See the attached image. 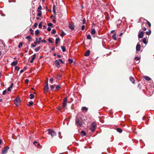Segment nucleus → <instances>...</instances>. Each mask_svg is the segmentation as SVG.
Wrapping results in <instances>:
<instances>
[{
  "label": "nucleus",
  "instance_id": "nucleus-40",
  "mask_svg": "<svg viewBox=\"0 0 154 154\" xmlns=\"http://www.w3.org/2000/svg\"><path fill=\"white\" fill-rule=\"evenodd\" d=\"M87 38L88 39H91V36L90 35H88L87 36Z\"/></svg>",
  "mask_w": 154,
  "mask_h": 154
},
{
  "label": "nucleus",
  "instance_id": "nucleus-58",
  "mask_svg": "<svg viewBox=\"0 0 154 154\" xmlns=\"http://www.w3.org/2000/svg\"><path fill=\"white\" fill-rule=\"evenodd\" d=\"M50 80V81L51 82H53V81H54V79H53V78H51V79H50V80Z\"/></svg>",
  "mask_w": 154,
  "mask_h": 154
},
{
  "label": "nucleus",
  "instance_id": "nucleus-44",
  "mask_svg": "<svg viewBox=\"0 0 154 154\" xmlns=\"http://www.w3.org/2000/svg\"><path fill=\"white\" fill-rule=\"evenodd\" d=\"M48 25L49 26H51V27H53V24L51 23H48Z\"/></svg>",
  "mask_w": 154,
  "mask_h": 154
},
{
  "label": "nucleus",
  "instance_id": "nucleus-54",
  "mask_svg": "<svg viewBox=\"0 0 154 154\" xmlns=\"http://www.w3.org/2000/svg\"><path fill=\"white\" fill-rule=\"evenodd\" d=\"M29 82V80L28 79H26L25 80V82L26 84H27Z\"/></svg>",
  "mask_w": 154,
  "mask_h": 154
},
{
  "label": "nucleus",
  "instance_id": "nucleus-25",
  "mask_svg": "<svg viewBox=\"0 0 154 154\" xmlns=\"http://www.w3.org/2000/svg\"><path fill=\"white\" fill-rule=\"evenodd\" d=\"M41 47L40 46H38L36 47L35 49V51L36 52H38L40 49Z\"/></svg>",
  "mask_w": 154,
  "mask_h": 154
},
{
  "label": "nucleus",
  "instance_id": "nucleus-47",
  "mask_svg": "<svg viewBox=\"0 0 154 154\" xmlns=\"http://www.w3.org/2000/svg\"><path fill=\"white\" fill-rule=\"evenodd\" d=\"M48 41L49 42L51 43H53V42L52 41V40H51L50 38H49L48 39Z\"/></svg>",
  "mask_w": 154,
  "mask_h": 154
},
{
  "label": "nucleus",
  "instance_id": "nucleus-26",
  "mask_svg": "<svg viewBox=\"0 0 154 154\" xmlns=\"http://www.w3.org/2000/svg\"><path fill=\"white\" fill-rule=\"evenodd\" d=\"M143 42L144 44H147V42L146 38H143Z\"/></svg>",
  "mask_w": 154,
  "mask_h": 154
},
{
  "label": "nucleus",
  "instance_id": "nucleus-3",
  "mask_svg": "<svg viewBox=\"0 0 154 154\" xmlns=\"http://www.w3.org/2000/svg\"><path fill=\"white\" fill-rule=\"evenodd\" d=\"M67 99L66 97H65L63 100L62 106L64 109H66L67 108Z\"/></svg>",
  "mask_w": 154,
  "mask_h": 154
},
{
  "label": "nucleus",
  "instance_id": "nucleus-52",
  "mask_svg": "<svg viewBox=\"0 0 154 154\" xmlns=\"http://www.w3.org/2000/svg\"><path fill=\"white\" fill-rule=\"evenodd\" d=\"M29 31L31 32V34L32 35L33 34V30L31 28L30 29Z\"/></svg>",
  "mask_w": 154,
  "mask_h": 154
},
{
  "label": "nucleus",
  "instance_id": "nucleus-33",
  "mask_svg": "<svg viewBox=\"0 0 154 154\" xmlns=\"http://www.w3.org/2000/svg\"><path fill=\"white\" fill-rule=\"evenodd\" d=\"M33 102L32 101H30L29 102V103L28 104V106H31L33 104Z\"/></svg>",
  "mask_w": 154,
  "mask_h": 154
},
{
  "label": "nucleus",
  "instance_id": "nucleus-27",
  "mask_svg": "<svg viewBox=\"0 0 154 154\" xmlns=\"http://www.w3.org/2000/svg\"><path fill=\"white\" fill-rule=\"evenodd\" d=\"M42 9V8L41 5H39L37 9V11L38 12L41 11V10Z\"/></svg>",
  "mask_w": 154,
  "mask_h": 154
},
{
  "label": "nucleus",
  "instance_id": "nucleus-51",
  "mask_svg": "<svg viewBox=\"0 0 154 154\" xmlns=\"http://www.w3.org/2000/svg\"><path fill=\"white\" fill-rule=\"evenodd\" d=\"M6 92L7 91L6 90L2 92V94L4 95L6 93Z\"/></svg>",
  "mask_w": 154,
  "mask_h": 154
},
{
  "label": "nucleus",
  "instance_id": "nucleus-14",
  "mask_svg": "<svg viewBox=\"0 0 154 154\" xmlns=\"http://www.w3.org/2000/svg\"><path fill=\"white\" fill-rule=\"evenodd\" d=\"M13 85V83H12L11 84V85H10V86L8 88V91H11V89L12 88Z\"/></svg>",
  "mask_w": 154,
  "mask_h": 154
},
{
  "label": "nucleus",
  "instance_id": "nucleus-36",
  "mask_svg": "<svg viewBox=\"0 0 154 154\" xmlns=\"http://www.w3.org/2000/svg\"><path fill=\"white\" fill-rule=\"evenodd\" d=\"M61 77V76H59L58 75H57L56 77V78L58 80H59L60 79Z\"/></svg>",
  "mask_w": 154,
  "mask_h": 154
},
{
  "label": "nucleus",
  "instance_id": "nucleus-8",
  "mask_svg": "<svg viewBox=\"0 0 154 154\" xmlns=\"http://www.w3.org/2000/svg\"><path fill=\"white\" fill-rule=\"evenodd\" d=\"M20 99L19 98H17L15 100V104L16 106H18L20 102Z\"/></svg>",
  "mask_w": 154,
  "mask_h": 154
},
{
  "label": "nucleus",
  "instance_id": "nucleus-56",
  "mask_svg": "<svg viewBox=\"0 0 154 154\" xmlns=\"http://www.w3.org/2000/svg\"><path fill=\"white\" fill-rule=\"evenodd\" d=\"M137 87L138 88H139L140 89H141V85L140 83H139L138 84Z\"/></svg>",
  "mask_w": 154,
  "mask_h": 154
},
{
  "label": "nucleus",
  "instance_id": "nucleus-55",
  "mask_svg": "<svg viewBox=\"0 0 154 154\" xmlns=\"http://www.w3.org/2000/svg\"><path fill=\"white\" fill-rule=\"evenodd\" d=\"M85 21L86 20L85 18H84L83 20V24H85Z\"/></svg>",
  "mask_w": 154,
  "mask_h": 154
},
{
  "label": "nucleus",
  "instance_id": "nucleus-21",
  "mask_svg": "<svg viewBox=\"0 0 154 154\" xmlns=\"http://www.w3.org/2000/svg\"><path fill=\"white\" fill-rule=\"evenodd\" d=\"M40 41H38V38L37 37L35 39V42H34V43L35 44H36L37 43H38V44H39L40 43Z\"/></svg>",
  "mask_w": 154,
  "mask_h": 154
},
{
  "label": "nucleus",
  "instance_id": "nucleus-16",
  "mask_svg": "<svg viewBox=\"0 0 154 154\" xmlns=\"http://www.w3.org/2000/svg\"><path fill=\"white\" fill-rule=\"evenodd\" d=\"M17 63V61H14L12 62L11 63V65L12 66H14L16 65Z\"/></svg>",
  "mask_w": 154,
  "mask_h": 154
},
{
  "label": "nucleus",
  "instance_id": "nucleus-20",
  "mask_svg": "<svg viewBox=\"0 0 154 154\" xmlns=\"http://www.w3.org/2000/svg\"><path fill=\"white\" fill-rule=\"evenodd\" d=\"M96 31L94 29H92L91 30V34L92 35H94Z\"/></svg>",
  "mask_w": 154,
  "mask_h": 154
},
{
  "label": "nucleus",
  "instance_id": "nucleus-23",
  "mask_svg": "<svg viewBox=\"0 0 154 154\" xmlns=\"http://www.w3.org/2000/svg\"><path fill=\"white\" fill-rule=\"evenodd\" d=\"M116 130L117 132H118L120 133L122 132V130L121 128H117L116 129Z\"/></svg>",
  "mask_w": 154,
  "mask_h": 154
},
{
  "label": "nucleus",
  "instance_id": "nucleus-50",
  "mask_svg": "<svg viewBox=\"0 0 154 154\" xmlns=\"http://www.w3.org/2000/svg\"><path fill=\"white\" fill-rule=\"evenodd\" d=\"M50 88L51 90H52L54 89V87L53 85H51L50 86Z\"/></svg>",
  "mask_w": 154,
  "mask_h": 154
},
{
  "label": "nucleus",
  "instance_id": "nucleus-15",
  "mask_svg": "<svg viewBox=\"0 0 154 154\" xmlns=\"http://www.w3.org/2000/svg\"><path fill=\"white\" fill-rule=\"evenodd\" d=\"M143 78H144L147 81H149L151 80V78L148 76H144Z\"/></svg>",
  "mask_w": 154,
  "mask_h": 154
},
{
  "label": "nucleus",
  "instance_id": "nucleus-13",
  "mask_svg": "<svg viewBox=\"0 0 154 154\" xmlns=\"http://www.w3.org/2000/svg\"><path fill=\"white\" fill-rule=\"evenodd\" d=\"M130 80L131 82L133 84H134L135 82V80L134 78L131 76L130 77Z\"/></svg>",
  "mask_w": 154,
  "mask_h": 154
},
{
  "label": "nucleus",
  "instance_id": "nucleus-10",
  "mask_svg": "<svg viewBox=\"0 0 154 154\" xmlns=\"http://www.w3.org/2000/svg\"><path fill=\"white\" fill-rule=\"evenodd\" d=\"M140 45L138 43L136 46V50L137 51H139L140 50Z\"/></svg>",
  "mask_w": 154,
  "mask_h": 154
},
{
  "label": "nucleus",
  "instance_id": "nucleus-63",
  "mask_svg": "<svg viewBox=\"0 0 154 154\" xmlns=\"http://www.w3.org/2000/svg\"><path fill=\"white\" fill-rule=\"evenodd\" d=\"M143 29L144 30H146V27H143Z\"/></svg>",
  "mask_w": 154,
  "mask_h": 154
},
{
  "label": "nucleus",
  "instance_id": "nucleus-24",
  "mask_svg": "<svg viewBox=\"0 0 154 154\" xmlns=\"http://www.w3.org/2000/svg\"><path fill=\"white\" fill-rule=\"evenodd\" d=\"M112 37L115 40H116V39H117V38H116V33H114L112 35Z\"/></svg>",
  "mask_w": 154,
  "mask_h": 154
},
{
  "label": "nucleus",
  "instance_id": "nucleus-37",
  "mask_svg": "<svg viewBox=\"0 0 154 154\" xmlns=\"http://www.w3.org/2000/svg\"><path fill=\"white\" fill-rule=\"evenodd\" d=\"M151 31H146V34L148 35H149L151 34Z\"/></svg>",
  "mask_w": 154,
  "mask_h": 154
},
{
  "label": "nucleus",
  "instance_id": "nucleus-11",
  "mask_svg": "<svg viewBox=\"0 0 154 154\" xmlns=\"http://www.w3.org/2000/svg\"><path fill=\"white\" fill-rule=\"evenodd\" d=\"M55 63L56 66L57 67H60V62L58 60H56L55 61Z\"/></svg>",
  "mask_w": 154,
  "mask_h": 154
},
{
  "label": "nucleus",
  "instance_id": "nucleus-6",
  "mask_svg": "<svg viewBox=\"0 0 154 154\" xmlns=\"http://www.w3.org/2000/svg\"><path fill=\"white\" fill-rule=\"evenodd\" d=\"M139 32L140 33H139L138 35V37L139 38H142L143 35V31H141V30H140Z\"/></svg>",
  "mask_w": 154,
  "mask_h": 154
},
{
  "label": "nucleus",
  "instance_id": "nucleus-7",
  "mask_svg": "<svg viewBox=\"0 0 154 154\" xmlns=\"http://www.w3.org/2000/svg\"><path fill=\"white\" fill-rule=\"evenodd\" d=\"M69 27L72 30H74V26L72 23H69Z\"/></svg>",
  "mask_w": 154,
  "mask_h": 154
},
{
  "label": "nucleus",
  "instance_id": "nucleus-2",
  "mask_svg": "<svg viewBox=\"0 0 154 154\" xmlns=\"http://www.w3.org/2000/svg\"><path fill=\"white\" fill-rule=\"evenodd\" d=\"M48 134L51 135L52 137L56 135L55 131L51 129H48Z\"/></svg>",
  "mask_w": 154,
  "mask_h": 154
},
{
  "label": "nucleus",
  "instance_id": "nucleus-34",
  "mask_svg": "<svg viewBox=\"0 0 154 154\" xmlns=\"http://www.w3.org/2000/svg\"><path fill=\"white\" fill-rule=\"evenodd\" d=\"M60 88V85H57L56 87V88L57 90H59Z\"/></svg>",
  "mask_w": 154,
  "mask_h": 154
},
{
  "label": "nucleus",
  "instance_id": "nucleus-41",
  "mask_svg": "<svg viewBox=\"0 0 154 154\" xmlns=\"http://www.w3.org/2000/svg\"><path fill=\"white\" fill-rule=\"evenodd\" d=\"M39 32L38 29H37L35 31V35H38V34H39Z\"/></svg>",
  "mask_w": 154,
  "mask_h": 154
},
{
  "label": "nucleus",
  "instance_id": "nucleus-64",
  "mask_svg": "<svg viewBox=\"0 0 154 154\" xmlns=\"http://www.w3.org/2000/svg\"><path fill=\"white\" fill-rule=\"evenodd\" d=\"M56 20H55V19H54L53 20V22L54 23H56Z\"/></svg>",
  "mask_w": 154,
  "mask_h": 154
},
{
  "label": "nucleus",
  "instance_id": "nucleus-32",
  "mask_svg": "<svg viewBox=\"0 0 154 154\" xmlns=\"http://www.w3.org/2000/svg\"><path fill=\"white\" fill-rule=\"evenodd\" d=\"M55 6L54 5H53V12L54 13V14L55 15L56 14V11H55Z\"/></svg>",
  "mask_w": 154,
  "mask_h": 154
},
{
  "label": "nucleus",
  "instance_id": "nucleus-4",
  "mask_svg": "<svg viewBox=\"0 0 154 154\" xmlns=\"http://www.w3.org/2000/svg\"><path fill=\"white\" fill-rule=\"evenodd\" d=\"M96 124L95 122H93L90 127V130L93 132L96 129Z\"/></svg>",
  "mask_w": 154,
  "mask_h": 154
},
{
  "label": "nucleus",
  "instance_id": "nucleus-61",
  "mask_svg": "<svg viewBox=\"0 0 154 154\" xmlns=\"http://www.w3.org/2000/svg\"><path fill=\"white\" fill-rule=\"evenodd\" d=\"M46 42V41L45 40H42L41 41V42H44V43H45Z\"/></svg>",
  "mask_w": 154,
  "mask_h": 154
},
{
  "label": "nucleus",
  "instance_id": "nucleus-59",
  "mask_svg": "<svg viewBox=\"0 0 154 154\" xmlns=\"http://www.w3.org/2000/svg\"><path fill=\"white\" fill-rule=\"evenodd\" d=\"M47 30L48 31H50L51 30V29L50 27H48L47 28Z\"/></svg>",
  "mask_w": 154,
  "mask_h": 154
},
{
  "label": "nucleus",
  "instance_id": "nucleus-1",
  "mask_svg": "<svg viewBox=\"0 0 154 154\" xmlns=\"http://www.w3.org/2000/svg\"><path fill=\"white\" fill-rule=\"evenodd\" d=\"M83 123V120L81 117H77L76 118L75 124L78 127H81Z\"/></svg>",
  "mask_w": 154,
  "mask_h": 154
},
{
  "label": "nucleus",
  "instance_id": "nucleus-48",
  "mask_svg": "<svg viewBox=\"0 0 154 154\" xmlns=\"http://www.w3.org/2000/svg\"><path fill=\"white\" fill-rule=\"evenodd\" d=\"M85 28V26L84 25H82V27H81V30H84Z\"/></svg>",
  "mask_w": 154,
  "mask_h": 154
},
{
  "label": "nucleus",
  "instance_id": "nucleus-28",
  "mask_svg": "<svg viewBox=\"0 0 154 154\" xmlns=\"http://www.w3.org/2000/svg\"><path fill=\"white\" fill-rule=\"evenodd\" d=\"M26 38L29 41H30L31 38V37L30 35L26 36Z\"/></svg>",
  "mask_w": 154,
  "mask_h": 154
},
{
  "label": "nucleus",
  "instance_id": "nucleus-31",
  "mask_svg": "<svg viewBox=\"0 0 154 154\" xmlns=\"http://www.w3.org/2000/svg\"><path fill=\"white\" fill-rule=\"evenodd\" d=\"M63 107L62 106H58L57 107V109L61 112H62V108Z\"/></svg>",
  "mask_w": 154,
  "mask_h": 154
},
{
  "label": "nucleus",
  "instance_id": "nucleus-53",
  "mask_svg": "<svg viewBox=\"0 0 154 154\" xmlns=\"http://www.w3.org/2000/svg\"><path fill=\"white\" fill-rule=\"evenodd\" d=\"M146 22H147L148 26H149V27H150L151 26V24L150 23V22L148 21H147Z\"/></svg>",
  "mask_w": 154,
  "mask_h": 154
},
{
  "label": "nucleus",
  "instance_id": "nucleus-19",
  "mask_svg": "<svg viewBox=\"0 0 154 154\" xmlns=\"http://www.w3.org/2000/svg\"><path fill=\"white\" fill-rule=\"evenodd\" d=\"M86 133L83 130L81 132V135L82 136H85L86 135Z\"/></svg>",
  "mask_w": 154,
  "mask_h": 154
},
{
  "label": "nucleus",
  "instance_id": "nucleus-57",
  "mask_svg": "<svg viewBox=\"0 0 154 154\" xmlns=\"http://www.w3.org/2000/svg\"><path fill=\"white\" fill-rule=\"evenodd\" d=\"M55 47L54 46H52L51 49V50L52 51H54V50H55Z\"/></svg>",
  "mask_w": 154,
  "mask_h": 154
},
{
  "label": "nucleus",
  "instance_id": "nucleus-39",
  "mask_svg": "<svg viewBox=\"0 0 154 154\" xmlns=\"http://www.w3.org/2000/svg\"><path fill=\"white\" fill-rule=\"evenodd\" d=\"M23 45V44L22 42H20L18 45V48H20L21 46Z\"/></svg>",
  "mask_w": 154,
  "mask_h": 154
},
{
  "label": "nucleus",
  "instance_id": "nucleus-29",
  "mask_svg": "<svg viewBox=\"0 0 154 154\" xmlns=\"http://www.w3.org/2000/svg\"><path fill=\"white\" fill-rule=\"evenodd\" d=\"M82 110H85L86 112H87L88 111V109L86 107H82Z\"/></svg>",
  "mask_w": 154,
  "mask_h": 154
},
{
  "label": "nucleus",
  "instance_id": "nucleus-30",
  "mask_svg": "<svg viewBox=\"0 0 154 154\" xmlns=\"http://www.w3.org/2000/svg\"><path fill=\"white\" fill-rule=\"evenodd\" d=\"M30 99H33L34 97V95L33 94H30Z\"/></svg>",
  "mask_w": 154,
  "mask_h": 154
},
{
  "label": "nucleus",
  "instance_id": "nucleus-43",
  "mask_svg": "<svg viewBox=\"0 0 154 154\" xmlns=\"http://www.w3.org/2000/svg\"><path fill=\"white\" fill-rule=\"evenodd\" d=\"M70 63H72L73 62V60L72 59L69 58L68 59Z\"/></svg>",
  "mask_w": 154,
  "mask_h": 154
},
{
  "label": "nucleus",
  "instance_id": "nucleus-49",
  "mask_svg": "<svg viewBox=\"0 0 154 154\" xmlns=\"http://www.w3.org/2000/svg\"><path fill=\"white\" fill-rule=\"evenodd\" d=\"M38 24L37 23H35L34 25V28H36L38 26Z\"/></svg>",
  "mask_w": 154,
  "mask_h": 154
},
{
  "label": "nucleus",
  "instance_id": "nucleus-5",
  "mask_svg": "<svg viewBox=\"0 0 154 154\" xmlns=\"http://www.w3.org/2000/svg\"><path fill=\"white\" fill-rule=\"evenodd\" d=\"M9 148V147L8 146L5 147L2 150V154H5L6 153Z\"/></svg>",
  "mask_w": 154,
  "mask_h": 154
},
{
  "label": "nucleus",
  "instance_id": "nucleus-17",
  "mask_svg": "<svg viewBox=\"0 0 154 154\" xmlns=\"http://www.w3.org/2000/svg\"><path fill=\"white\" fill-rule=\"evenodd\" d=\"M90 53V51L89 50H87L85 54V56L87 57L89 56Z\"/></svg>",
  "mask_w": 154,
  "mask_h": 154
},
{
  "label": "nucleus",
  "instance_id": "nucleus-60",
  "mask_svg": "<svg viewBox=\"0 0 154 154\" xmlns=\"http://www.w3.org/2000/svg\"><path fill=\"white\" fill-rule=\"evenodd\" d=\"M31 45L32 47H35L36 46V45H34L33 44H32Z\"/></svg>",
  "mask_w": 154,
  "mask_h": 154
},
{
  "label": "nucleus",
  "instance_id": "nucleus-22",
  "mask_svg": "<svg viewBox=\"0 0 154 154\" xmlns=\"http://www.w3.org/2000/svg\"><path fill=\"white\" fill-rule=\"evenodd\" d=\"M61 48L63 52H65L66 51L65 47L64 46H61Z\"/></svg>",
  "mask_w": 154,
  "mask_h": 154
},
{
  "label": "nucleus",
  "instance_id": "nucleus-45",
  "mask_svg": "<svg viewBox=\"0 0 154 154\" xmlns=\"http://www.w3.org/2000/svg\"><path fill=\"white\" fill-rule=\"evenodd\" d=\"M38 13L37 14V16H41L42 14V12L41 11H39L38 12Z\"/></svg>",
  "mask_w": 154,
  "mask_h": 154
},
{
  "label": "nucleus",
  "instance_id": "nucleus-9",
  "mask_svg": "<svg viewBox=\"0 0 154 154\" xmlns=\"http://www.w3.org/2000/svg\"><path fill=\"white\" fill-rule=\"evenodd\" d=\"M49 89V87H48V83L47 82L45 85L44 87V89L45 91V92H48Z\"/></svg>",
  "mask_w": 154,
  "mask_h": 154
},
{
  "label": "nucleus",
  "instance_id": "nucleus-42",
  "mask_svg": "<svg viewBox=\"0 0 154 154\" xmlns=\"http://www.w3.org/2000/svg\"><path fill=\"white\" fill-rule=\"evenodd\" d=\"M140 60V58L138 57H136L134 58V60H136L137 61L139 60Z\"/></svg>",
  "mask_w": 154,
  "mask_h": 154
},
{
  "label": "nucleus",
  "instance_id": "nucleus-38",
  "mask_svg": "<svg viewBox=\"0 0 154 154\" xmlns=\"http://www.w3.org/2000/svg\"><path fill=\"white\" fill-rule=\"evenodd\" d=\"M42 22L39 23V24L38 25V27L39 28H42Z\"/></svg>",
  "mask_w": 154,
  "mask_h": 154
},
{
  "label": "nucleus",
  "instance_id": "nucleus-18",
  "mask_svg": "<svg viewBox=\"0 0 154 154\" xmlns=\"http://www.w3.org/2000/svg\"><path fill=\"white\" fill-rule=\"evenodd\" d=\"M60 41V38H59L58 37V38H57L55 39V44H58Z\"/></svg>",
  "mask_w": 154,
  "mask_h": 154
},
{
  "label": "nucleus",
  "instance_id": "nucleus-62",
  "mask_svg": "<svg viewBox=\"0 0 154 154\" xmlns=\"http://www.w3.org/2000/svg\"><path fill=\"white\" fill-rule=\"evenodd\" d=\"M33 143L35 146V144L37 143V142L35 141L33 142Z\"/></svg>",
  "mask_w": 154,
  "mask_h": 154
},
{
  "label": "nucleus",
  "instance_id": "nucleus-12",
  "mask_svg": "<svg viewBox=\"0 0 154 154\" xmlns=\"http://www.w3.org/2000/svg\"><path fill=\"white\" fill-rule=\"evenodd\" d=\"M36 57V54H34L33 55V56L31 60L30 61V62L31 63H32L33 62V60L35 59Z\"/></svg>",
  "mask_w": 154,
  "mask_h": 154
},
{
  "label": "nucleus",
  "instance_id": "nucleus-35",
  "mask_svg": "<svg viewBox=\"0 0 154 154\" xmlns=\"http://www.w3.org/2000/svg\"><path fill=\"white\" fill-rule=\"evenodd\" d=\"M66 34L65 33L64 31H62L61 34V36L62 37H63Z\"/></svg>",
  "mask_w": 154,
  "mask_h": 154
},
{
  "label": "nucleus",
  "instance_id": "nucleus-46",
  "mask_svg": "<svg viewBox=\"0 0 154 154\" xmlns=\"http://www.w3.org/2000/svg\"><path fill=\"white\" fill-rule=\"evenodd\" d=\"M56 32V31L54 29L52 30L51 33L52 34H54Z\"/></svg>",
  "mask_w": 154,
  "mask_h": 154
}]
</instances>
